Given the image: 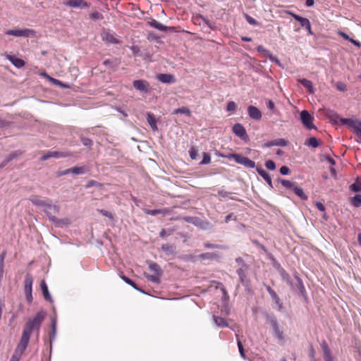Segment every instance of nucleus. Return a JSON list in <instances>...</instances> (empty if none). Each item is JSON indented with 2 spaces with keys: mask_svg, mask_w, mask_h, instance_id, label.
Segmentation results:
<instances>
[{
  "mask_svg": "<svg viewBox=\"0 0 361 361\" xmlns=\"http://www.w3.org/2000/svg\"><path fill=\"white\" fill-rule=\"evenodd\" d=\"M46 312L43 310L39 311L33 317L29 318L26 322L23 334L13 355L10 361H19L23 353L28 345L31 334L36 332L39 334L41 325L46 317Z\"/></svg>",
  "mask_w": 361,
  "mask_h": 361,
  "instance_id": "obj_1",
  "label": "nucleus"
},
{
  "mask_svg": "<svg viewBox=\"0 0 361 361\" xmlns=\"http://www.w3.org/2000/svg\"><path fill=\"white\" fill-rule=\"evenodd\" d=\"M29 200L35 206L43 208L44 212L47 215L49 219L54 223L58 224L59 220L55 216V213L59 211V207L52 203L51 200L47 197H41L37 195H32Z\"/></svg>",
  "mask_w": 361,
  "mask_h": 361,
  "instance_id": "obj_2",
  "label": "nucleus"
},
{
  "mask_svg": "<svg viewBox=\"0 0 361 361\" xmlns=\"http://www.w3.org/2000/svg\"><path fill=\"white\" fill-rule=\"evenodd\" d=\"M227 158L229 159H233L236 163L241 164L247 168L254 169L257 167L254 161L239 154H229L227 156Z\"/></svg>",
  "mask_w": 361,
  "mask_h": 361,
  "instance_id": "obj_3",
  "label": "nucleus"
},
{
  "mask_svg": "<svg viewBox=\"0 0 361 361\" xmlns=\"http://www.w3.org/2000/svg\"><path fill=\"white\" fill-rule=\"evenodd\" d=\"M267 322L270 324L273 331L274 336L279 340V341H283L284 336H283V332L280 329L278 321L276 317L274 314H267L266 317Z\"/></svg>",
  "mask_w": 361,
  "mask_h": 361,
  "instance_id": "obj_4",
  "label": "nucleus"
},
{
  "mask_svg": "<svg viewBox=\"0 0 361 361\" xmlns=\"http://www.w3.org/2000/svg\"><path fill=\"white\" fill-rule=\"evenodd\" d=\"M33 283V278L31 274H27L25 279V286L24 290L25 294L26 300L30 302L32 301V287Z\"/></svg>",
  "mask_w": 361,
  "mask_h": 361,
  "instance_id": "obj_5",
  "label": "nucleus"
},
{
  "mask_svg": "<svg viewBox=\"0 0 361 361\" xmlns=\"http://www.w3.org/2000/svg\"><path fill=\"white\" fill-rule=\"evenodd\" d=\"M71 156V153L68 151L61 152V151H49L47 153L44 154L40 159L42 161H46L50 158H64Z\"/></svg>",
  "mask_w": 361,
  "mask_h": 361,
  "instance_id": "obj_6",
  "label": "nucleus"
},
{
  "mask_svg": "<svg viewBox=\"0 0 361 361\" xmlns=\"http://www.w3.org/2000/svg\"><path fill=\"white\" fill-rule=\"evenodd\" d=\"M300 119L302 121V124L309 130L315 129L316 127L312 123L313 117L310 115V114L306 111L303 110L300 112Z\"/></svg>",
  "mask_w": 361,
  "mask_h": 361,
  "instance_id": "obj_7",
  "label": "nucleus"
},
{
  "mask_svg": "<svg viewBox=\"0 0 361 361\" xmlns=\"http://www.w3.org/2000/svg\"><path fill=\"white\" fill-rule=\"evenodd\" d=\"M233 133L240 137L242 140L246 141L248 140V135L247 134L245 127L240 123H235L232 128Z\"/></svg>",
  "mask_w": 361,
  "mask_h": 361,
  "instance_id": "obj_8",
  "label": "nucleus"
},
{
  "mask_svg": "<svg viewBox=\"0 0 361 361\" xmlns=\"http://www.w3.org/2000/svg\"><path fill=\"white\" fill-rule=\"evenodd\" d=\"M133 87L142 93H147L149 90V83L145 80H135L133 82Z\"/></svg>",
  "mask_w": 361,
  "mask_h": 361,
  "instance_id": "obj_9",
  "label": "nucleus"
},
{
  "mask_svg": "<svg viewBox=\"0 0 361 361\" xmlns=\"http://www.w3.org/2000/svg\"><path fill=\"white\" fill-rule=\"evenodd\" d=\"M266 289L269 294L270 295L271 299L276 303L277 306V310L281 311L282 309V302H281V299L276 293L269 286H267Z\"/></svg>",
  "mask_w": 361,
  "mask_h": 361,
  "instance_id": "obj_10",
  "label": "nucleus"
},
{
  "mask_svg": "<svg viewBox=\"0 0 361 361\" xmlns=\"http://www.w3.org/2000/svg\"><path fill=\"white\" fill-rule=\"evenodd\" d=\"M30 32H32V30L29 29H23L8 30L5 33L8 35H13L16 37H28Z\"/></svg>",
  "mask_w": 361,
  "mask_h": 361,
  "instance_id": "obj_11",
  "label": "nucleus"
},
{
  "mask_svg": "<svg viewBox=\"0 0 361 361\" xmlns=\"http://www.w3.org/2000/svg\"><path fill=\"white\" fill-rule=\"evenodd\" d=\"M295 279L296 280V283L295 285L293 284V287L295 286V288L300 291L302 297L305 299V301H307V295L302 279L298 275H295Z\"/></svg>",
  "mask_w": 361,
  "mask_h": 361,
  "instance_id": "obj_12",
  "label": "nucleus"
},
{
  "mask_svg": "<svg viewBox=\"0 0 361 361\" xmlns=\"http://www.w3.org/2000/svg\"><path fill=\"white\" fill-rule=\"evenodd\" d=\"M247 114L253 120L259 121L262 118L261 111L255 106L250 105L247 107Z\"/></svg>",
  "mask_w": 361,
  "mask_h": 361,
  "instance_id": "obj_13",
  "label": "nucleus"
},
{
  "mask_svg": "<svg viewBox=\"0 0 361 361\" xmlns=\"http://www.w3.org/2000/svg\"><path fill=\"white\" fill-rule=\"evenodd\" d=\"M248 269V266H245V267H240L236 271L237 274L239 277V281L243 286H247L248 283V280L246 276V271Z\"/></svg>",
  "mask_w": 361,
  "mask_h": 361,
  "instance_id": "obj_14",
  "label": "nucleus"
},
{
  "mask_svg": "<svg viewBox=\"0 0 361 361\" xmlns=\"http://www.w3.org/2000/svg\"><path fill=\"white\" fill-rule=\"evenodd\" d=\"M63 4L71 8L80 7L81 8H85L88 6L87 4L84 0H69Z\"/></svg>",
  "mask_w": 361,
  "mask_h": 361,
  "instance_id": "obj_15",
  "label": "nucleus"
},
{
  "mask_svg": "<svg viewBox=\"0 0 361 361\" xmlns=\"http://www.w3.org/2000/svg\"><path fill=\"white\" fill-rule=\"evenodd\" d=\"M20 155H21V152L19 150L12 152L8 155H7L5 159L3 160V161L0 164V169L4 168L5 166L7 165L8 162L11 161L16 159Z\"/></svg>",
  "mask_w": 361,
  "mask_h": 361,
  "instance_id": "obj_16",
  "label": "nucleus"
},
{
  "mask_svg": "<svg viewBox=\"0 0 361 361\" xmlns=\"http://www.w3.org/2000/svg\"><path fill=\"white\" fill-rule=\"evenodd\" d=\"M147 24L149 26H151V27H154V28H155V29H157L158 30L163 31V32H166L167 30H173V27H167V26L161 24V23L158 22L157 20H156L154 19H152V20L149 21L147 23Z\"/></svg>",
  "mask_w": 361,
  "mask_h": 361,
  "instance_id": "obj_17",
  "label": "nucleus"
},
{
  "mask_svg": "<svg viewBox=\"0 0 361 361\" xmlns=\"http://www.w3.org/2000/svg\"><path fill=\"white\" fill-rule=\"evenodd\" d=\"M51 331L49 334L50 352H51L52 343L55 340L56 335V319L55 317H51Z\"/></svg>",
  "mask_w": 361,
  "mask_h": 361,
  "instance_id": "obj_18",
  "label": "nucleus"
},
{
  "mask_svg": "<svg viewBox=\"0 0 361 361\" xmlns=\"http://www.w3.org/2000/svg\"><path fill=\"white\" fill-rule=\"evenodd\" d=\"M321 348L323 350L324 361H334V358L333 356L331 355V350L326 341H323L321 343Z\"/></svg>",
  "mask_w": 361,
  "mask_h": 361,
  "instance_id": "obj_19",
  "label": "nucleus"
},
{
  "mask_svg": "<svg viewBox=\"0 0 361 361\" xmlns=\"http://www.w3.org/2000/svg\"><path fill=\"white\" fill-rule=\"evenodd\" d=\"M256 170L259 176L267 182L271 188H273L272 180L270 175L262 167H256Z\"/></svg>",
  "mask_w": 361,
  "mask_h": 361,
  "instance_id": "obj_20",
  "label": "nucleus"
},
{
  "mask_svg": "<svg viewBox=\"0 0 361 361\" xmlns=\"http://www.w3.org/2000/svg\"><path fill=\"white\" fill-rule=\"evenodd\" d=\"M157 79L162 83L171 84L175 82L176 80L173 75L168 73H161L157 75Z\"/></svg>",
  "mask_w": 361,
  "mask_h": 361,
  "instance_id": "obj_21",
  "label": "nucleus"
},
{
  "mask_svg": "<svg viewBox=\"0 0 361 361\" xmlns=\"http://www.w3.org/2000/svg\"><path fill=\"white\" fill-rule=\"evenodd\" d=\"M40 286H41V289H42V294H43L44 298L46 300L52 302L53 300H52L51 295V294L49 292L48 286H47V283H46L44 280H42L41 281Z\"/></svg>",
  "mask_w": 361,
  "mask_h": 361,
  "instance_id": "obj_22",
  "label": "nucleus"
},
{
  "mask_svg": "<svg viewBox=\"0 0 361 361\" xmlns=\"http://www.w3.org/2000/svg\"><path fill=\"white\" fill-rule=\"evenodd\" d=\"M147 121L153 131H157L158 130L157 126V119L153 114L150 112L147 113Z\"/></svg>",
  "mask_w": 361,
  "mask_h": 361,
  "instance_id": "obj_23",
  "label": "nucleus"
},
{
  "mask_svg": "<svg viewBox=\"0 0 361 361\" xmlns=\"http://www.w3.org/2000/svg\"><path fill=\"white\" fill-rule=\"evenodd\" d=\"M257 50L258 52L262 53L265 56L268 57L271 61L279 62L276 57L273 56V54L267 49H266L263 46L259 45L257 47Z\"/></svg>",
  "mask_w": 361,
  "mask_h": 361,
  "instance_id": "obj_24",
  "label": "nucleus"
},
{
  "mask_svg": "<svg viewBox=\"0 0 361 361\" xmlns=\"http://www.w3.org/2000/svg\"><path fill=\"white\" fill-rule=\"evenodd\" d=\"M7 59L13 66L18 68L23 67L25 64V61L23 59L16 58L13 56L8 55L7 56Z\"/></svg>",
  "mask_w": 361,
  "mask_h": 361,
  "instance_id": "obj_25",
  "label": "nucleus"
},
{
  "mask_svg": "<svg viewBox=\"0 0 361 361\" xmlns=\"http://www.w3.org/2000/svg\"><path fill=\"white\" fill-rule=\"evenodd\" d=\"M288 145V141L283 138L276 139L273 140L266 144L267 147H271V146H281V147H285Z\"/></svg>",
  "mask_w": 361,
  "mask_h": 361,
  "instance_id": "obj_26",
  "label": "nucleus"
},
{
  "mask_svg": "<svg viewBox=\"0 0 361 361\" xmlns=\"http://www.w3.org/2000/svg\"><path fill=\"white\" fill-rule=\"evenodd\" d=\"M298 82L305 88L308 90V91L310 92V94H313L314 92V89L313 87L312 82L310 80L305 79V78H302V79L298 80Z\"/></svg>",
  "mask_w": 361,
  "mask_h": 361,
  "instance_id": "obj_27",
  "label": "nucleus"
},
{
  "mask_svg": "<svg viewBox=\"0 0 361 361\" xmlns=\"http://www.w3.org/2000/svg\"><path fill=\"white\" fill-rule=\"evenodd\" d=\"M288 13L290 14L295 20L299 22L300 24V26L302 27L304 26H306L307 25L306 24L308 23V21H310L309 19H307V18L302 17V16L297 15L291 11H288Z\"/></svg>",
  "mask_w": 361,
  "mask_h": 361,
  "instance_id": "obj_28",
  "label": "nucleus"
},
{
  "mask_svg": "<svg viewBox=\"0 0 361 361\" xmlns=\"http://www.w3.org/2000/svg\"><path fill=\"white\" fill-rule=\"evenodd\" d=\"M161 250L165 253V255L169 256L176 253V247L175 245L164 244L161 246Z\"/></svg>",
  "mask_w": 361,
  "mask_h": 361,
  "instance_id": "obj_29",
  "label": "nucleus"
},
{
  "mask_svg": "<svg viewBox=\"0 0 361 361\" xmlns=\"http://www.w3.org/2000/svg\"><path fill=\"white\" fill-rule=\"evenodd\" d=\"M199 258L202 260H215L219 258V255L215 252H206L200 255Z\"/></svg>",
  "mask_w": 361,
  "mask_h": 361,
  "instance_id": "obj_30",
  "label": "nucleus"
},
{
  "mask_svg": "<svg viewBox=\"0 0 361 361\" xmlns=\"http://www.w3.org/2000/svg\"><path fill=\"white\" fill-rule=\"evenodd\" d=\"M279 275L281 276L283 281H285L288 285H289L290 288H293V283L292 281V279L290 275L286 272L285 269L281 270Z\"/></svg>",
  "mask_w": 361,
  "mask_h": 361,
  "instance_id": "obj_31",
  "label": "nucleus"
},
{
  "mask_svg": "<svg viewBox=\"0 0 361 361\" xmlns=\"http://www.w3.org/2000/svg\"><path fill=\"white\" fill-rule=\"evenodd\" d=\"M149 269L154 274H157V275L162 274V271L161 269L160 266L155 262H149Z\"/></svg>",
  "mask_w": 361,
  "mask_h": 361,
  "instance_id": "obj_32",
  "label": "nucleus"
},
{
  "mask_svg": "<svg viewBox=\"0 0 361 361\" xmlns=\"http://www.w3.org/2000/svg\"><path fill=\"white\" fill-rule=\"evenodd\" d=\"M213 319L214 323L218 326L219 327L224 328L228 326V323L226 321V319L223 317H218V316H214Z\"/></svg>",
  "mask_w": 361,
  "mask_h": 361,
  "instance_id": "obj_33",
  "label": "nucleus"
},
{
  "mask_svg": "<svg viewBox=\"0 0 361 361\" xmlns=\"http://www.w3.org/2000/svg\"><path fill=\"white\" fill-rule=\"evenodd\" d=\"M190 222L194 225L200 226L203 229H207L209 226V224L208 222L202 221L200 219L197 217L192 218Z\"/></svg>",
  "mask_w": 361,
  "mask_h": 361,
  "instance_id": "obj_34",
  "label": "nucleus"
},
{
  "mask_svg": "<svg viewBox=\"0 0 361 361\" xmlns=\"http://www.w3.org/2000/svg\"><path fill=\"white\" fill-rule=\"evenodd\" d=\"M121 279H123V281H125L127 284H128L130 286H132L135 290H138V291H140L141 293H145L142 289L139 288L137 286L136 283L133 280H131L128 277H127L126 276H122Z\"/></svg>",
  "mask_w": 361,
  "mask_h": 361,
  "instance_id": "obj_35",
  "label": "nucleus"
},
{
  "mask_svg": "<svg viewBox=\"0 0 361 361\" xmlns=\"http://www.w3.org/2000/svg\"><path fill=\"white\" fill-rule=\"evenodd\" d=\"M185 114L188 116H190L191 115V111L188 107L183 106L181 108H178V109H176L173 110V114Z\"/></svg>",
  "mask_w": 361,
  "mask_h": 361,
  "instance_id": "obj_36",
  "label": "nucleus"
},
{
  "mask_svg": "<svg viewBox=\"0 0 361 361\" xmlns=\"http://www.w3.org/2000/svg\"><path fill=\"white\" fill-rule=\"evenodd\" d=\"M293 191L295 194L298 196L300 199L303 200H307V196L304 192L303 190L298 186L295 185L293 188Z\"/></svg>",
  "mask_w": 361,
  "mask_h": 361,
  "instance_id": "obj_37",
  "label": "nucleus"
},
{
  "mask_svg": "<svg viewBox=\"0 0 361 361\" xmlns=\"http://www.w3.org/2000/svg\"><path fill=\"white\" fill-rule=\"evenodd\" d=\"M277 181L281 183L282 185L287 189H293L295 184L290 180L279 178Z\"/></svg>",
  "mask_w": 361,
  "mask_h": 361,
  "instance_id": "obj_38",
  "label": "nucleus"
},
{
  "mask_svg": "<svg viewBox=\"0 0 361 361\" xmlns=\"http://www.w3.org/2000/svg\"><path fill=\"white\" fill-rule=\"evenodd\" d=\"M144 212H145V214L151 215V216H156L157 214H166V209H145L144 210Z\"/></svg>",
  "mask_w": 361,
  "mask_h": 361,
  "instance_id": "obj_39",
  "label": "nucleus"
},
{
  "mask_svg": "<svg viewBox=\"0 0 361 361\" xmlns=\"http://www.w3.org/2000/svg\"><path fill=\"white\" fill-rule=\"evenodd\" d=\"M305 145L311 146L314 148H316L319 146L320 142H319V140L318 139H317L316 137H311L309 138V140L305 143Z\"/></svg>",
  "mask_w": 361,
  "mask_h": 361,
  "instance_id": "obj_40",
  "label": "nucleus"
},
{
  "mask_svg": "<svg viewBox=\"0 0 361 361\" xmlns=\"http://www.w3.org/2000/svg\"><path fill=\"white\" fill-rule=\"evenodd\" d=\"M357 136L361 137V121H356L355 124L351 127Z\"/></svg>",
  "mask_w": 361,
  "mask_h": 361,
  "instance_id": "obj_41",
  "label": "nucleus"
},
{
  "mask_svg": "<svg viewBox=\"0 0 361 361\" xmlns=\"http://www.w3.org/2000/svg\"><path fill=\"white\" fill-rule=\"evenodd\" d=\"M71 173L75 174V175H80L83 174L85 173V169L83 166H75L70 169Z\"/></svg>",
  "mask_w": 361,
  "mask_h": 361,
  "instance_id": "obj_42",
  "label": "nucleus"
},
{
  "mask_svg": "<svg viewBox=\"0 0 361 361\" xmlns=\"http://www.w3.org/2000/svg\"><path fill=\"white\" fill-rule=\"evenodd\" d=\"M353 205L355 207H360L361 206V195L357 194L353 198L351 201Z\"/></svg>",
  "mask_w": 361,
  "mask_h": 361,
  "instance_id": "obj_43",
  "label": "nucleus"
},
{
  "mask_svg": "<svg viewBox=\"0 0 361 361\" xmlns=\"http://www.w3.org/2000/svg\"><path fill=\"white\" fill-rule=\"evenodd\" d=\"M103 18V15L98 11H94L90 14V18L94 21L102 20Z\"/></svg>",
  "mask_w": 361,
  "mask_h": 361,
  "instance_id": "obj_44",
  "label": "nucleus"
},
{
  "mask_svg": "<svg viewBox=\"0 0 361 361\" xmlns=\"http://www.w3.org/2000/svg\"><path fill=\"white\" fill-rule=\"evenodd\" d=\"M80 139L84 146L90 147L93 145V141L88 137H85L84 136H80Z\"/></svg>",
  "mask_w": 361,
  "mask_h": 361,
  "instance_id": "obj_45",
  "label": "nucleus"
},
{
  "mask_svg": "<svg viewBox=\"0 0 361 361\" xmlns=\"http://www.w3.org/2000/svg\"><path fill=\"white\" fill-rule=\"evenodd\" d=\"M44 75L49 78V80L54 85H58V86H60V87H68V85L63 84L61 81H60V80H59L57 79L53 78L49 76L48 75H47L46 73Z\"/></svg>",
  "mask_w": 361,
  "mask_h": 361,
  "instance_id": "obj_46",
  "label": "nucleus"
},
{
  "mask_svg": "<svg viewBox=\"0 0 361 361\" xmlns=\"http://www.w3.org/2000/svg\"><path fill=\"white\" fill-rule=\"evenodd\" d=\"M350 190L353 192H360L361 191V183L360 182H355L354 183L350 185Z\"/></svg>",
  "mask_w": 361,
  "mask_h": 361,
  "instance_id": "obj_47",
  "label": "nucleus"
},
{
  "mask_svg": "<svg viewBox=\"0 0 361 361\" xmlns=\"http://www.w3.org/2000/svg\"><path fill=\"white\" fill-rule=\"evenodd\" d=\"M104 38L107 42H111L112 44L118 43V40L116 39L111 34L106 33Z\"/></svg>",
  "mask_w": 361,
  "mask_h": 361,
  "instance_id": "obj_48",
  "label": "nucleus"
},
{
  "mask_svg": "<svg viewBox=\"0 0 361 361\" xmlns=\"http://www.w3.org/2000/svg\"><path fill=\"white\" fill-rule=\"evenodd\" d=\"M211 162V157L210 155L207 153V152H204L203 153V159L202 160L200 161V164L202 165H204V164H208Z\"/></svg>",
  "mask_w": 361,
  "mask_h": 361,
  "instance_id": "obj_49",
  "label": "nucleus"
},
{
  "mask_svg": "<svg viewBox=\"0 0 361 361\" xmlns=\"http://www.w3.org/2000/svg\"><path fill=\"white\" fill-rule=\"evenodd\" d=\"M244 16L249 24H250L252 25H257L259 24L258 22L255 19H254L252 17H251L248 14L245 13Z\"/></svg>",
  "mask_w": 361,
  "mask_h": 361,
  "instance_id": "obj_50",
  "label": "nucleus"
},
{
  "mask_svg": "<svg viewBox=\"0 0 361 361\" xmlns=\"http://www.w3.org/2000/svg\"><path fill=\"white\" fill-rule=\"evenodd\" d=\"M219 285H220V286H221V290L222 294H223V295H222V300H224V301H227V300H228V299H229V295H228V293H227V291H226V288H224V286H223V284H222V283H219Z\"/></svg>",
  "mask_w": 361,
  "mask_h": 361,
  "instance_id": "obj_51",
  "label": "nucleus"
},
{
  "mask_svg": "<svg viewBox=\"0 0 361 361\" xmlns=\"http://www.w3.org/2000/svg\"><path fill=\"white\" fill-rule=\"evenodd\" d=\"M218 194H219V196H221L222 197H229L231 200H237V199L235 198V197H229L228 195L231 194V192H227V191H226L224 190H219L218 191Z\"/></svg>",
  "mask_w": 361,
  "mask_h": 361,
  "instance_id": "obj_52",
  "label": "nucleus"
},
{
  "mask_svg": "<svg viewBox=\"0 0 361 361\" xmlns=\"http://www.w3.org/2000/svg\"><path fill=\"white\" fill-rule=\"evenodd\" d=\"M189 155L192 159H196L198 155L197 149L195 147H192L189 150Z\"/></svg>",
  "mask_w": 361,
  "mask_h": 361,
  "instance_id": "obj_53",
  "label": "nucleus"
},
{
  "mask_svg": "<svg viewBox=\"0 0 361 361\" xmlns=\"http://www.w3.org/2000/svg\"><path fill=\"white\" fill-rule=\"evenodd\" d=\"M161 275H157V274H154V275H147L146 277L147 279L152 281V282H154V283H159V276Z\"/></svg>",
  "mask_w": 361,
  "mask_h": 361,
  "instance_id": "obj_54",
  "label": "nucleus"
},
{
  "mask_svg": "<svg viewBox=\"0 0 361 361\" xmlns=\"http://www.w3.org/2000/svg\"><path fill=\"white\" fill-rule=\"evenodd\" d=\"M237 343H238V347L239 353H240L241 357H243V359H245V350H244V348H243L242 342L240 340H238Z\"/></svg>",
  "mask_w": 361,
  "mask_h": 361,
  "instance_id": "obj_55",
  "label": "nucleus"
},
{
  "mask_svg": "<svg viewBox=\"0 0 361 361\" xmlns=\"http://www.w3.org/2000/svg\"><path fill=\"white\" fill-rule=\"evenodd\" d=\"M236 108H237V105H236L235 102H234L233 101H230L227 104L226 111H233L235 110Z\"/></svg>",
  "mask_w": 361,
  "mask_h": 361,
  "instance_id": "obj_56",
  "label": "nucleus"
},
{
  "mask_svg": "<svg viewBox=\"0 0 361 361\" xmlns=\"http://www.w3.org/2000/svg\"><path fill=\"white\" fill-rule=\"evenodd\" d=\"M265 166L271 171H273L276 169V164L274 161L272 160H267L265 162Z\"/></svg>",
  "mask_w": 361,
  "mask_h": 361,
  "instance_id": "obj_57",
  "label": "nucleus"
},
{
  "mask_svg": "<svg viewBox=\"0 0 361 361\" xmlns=\"http://www.w3.org/2000/svg\"><path fill=\"white\" fill-rule=\"evenodd\" d=\"M336 87L338 90L341 92H345L347 90L346 85L342 82H338L336 84Z\"/></svg>",
  "mask_w": 361,
  "mask_h": 361,
  "instance_id": "obj_58",
  "label": "nucleus"
},
{
  "mask_svg": "<svg viewBox=\"0 0 361 361\" xmlns=\"http://www.w3.org/2000/svg\"><path fill=\"white\" fill-rule=\"evenodd\" d=\"M97 212H98L99 213H100L101 214H102L103 216H106V217H108L109 219H113V216H112V214H111L109 212H108V211H106V210H104V209H97Z\"/></svg>",
  "mask_w": 361,
  "mask_h": 361,
  "instance_id": "obj_59",
  "label": "nucleus"
},
{
  "mask_svg": "<svg viewBox=\"0 0 361 361\" xmlns=\"http://www.w3.org/2000/svg\"><path fill=\"white\" fill-rule=\"evenodd\" d=\"M280 173L283 175V176H286V175H288L289 173H290V169L288 166H283L280 168Z\"/></svg>",
  "mask_w": 361,
  "mask_h": 361,
  "instance_id": "obj_60",
  "label": "nucleus"
},
{
  "mask_svg": "<svg viewBox=\"0 0 361 361\" xmlns=\"http://www.w3.org/2000/svg\"><path fill=\"white\" fill-rule=\"evenodd\" d=\"M204 245L205 247L210 248V249H215V248H220L221 247V245H219L212 244V243H205L204 244Z\"/></svg>",
  "mask_w": 361,
  "mask_h": 361,
  "instance_id": "obj_61",
  "label": "nucleus"
},
{
  "mask_svg": "<svg viewBox=\"0 0 361 361\" xmlns=\"http://www.w3.org/2000/svg\"><path fill=\"white\" fill-rule=\"evenodd\" d=\"M266 104H267V108L271 110H274L275 108L274 103L270 99H268L266 101Z\"/></svg>",
  "mask_w": 361,
  "mask_h": 361,
  "instance_id": "obj_62",
  "label": "nucleus"
},
{
  "mask_svg": "<svg viewBox=\"0 0 361 361\" xmlns=\"http://www.w3.org/2000/svg\"><path fill=\"white\" fill-rule=\"evenodd\" d=\"M235 262L236 263H238V264L240 265V267H245V266H248L247 264H246L243 260V259L240 257H237L235 259Z\"/></svg>",
  "mask_w": 361,
  "mask_h": 361,
  "instance_id": "obj_63",
  "label": "nucleus"
},
{
  "mask_svg": "<svg viewBox=\"0 0 361 361\" xmlns=\"http://www.w3.org/2000/svg\"><path fill=\"white\" fill-rule=\"evenodd\" d=\"M326 160L331 165L334 166L336 164V161L334 159H332L329 155H324Z\"/></svg>",
  "mask_w": 361,
  "mask_h": 361,
  "instance_id": "obj_64",
  "label": "nucleus"
}]
</instances>
